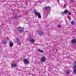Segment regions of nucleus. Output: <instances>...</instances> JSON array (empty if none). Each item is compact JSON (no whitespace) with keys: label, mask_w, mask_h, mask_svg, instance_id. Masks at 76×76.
<instances>
[{"label":"nucleus","mask_w":76,"mask_h":76,"mask_svg":"<svg viewBox=\"0 0 76 76\" xmlns=\"http://www.w3.org/2000/svg\"><path fill=\"white\" fill-rule=\"evenodd\" d=\"M15 15L14 16V19L15 20H17V19H18V16L17 15Z\"/></svg>","instance_id":"f8f14e48"},{"label":"nucleus","mask_w":76,"mask_h":76,"mask_svg":"<svg viewBox=\"0 0 76 76\" xmlns=\"http://www.w3.org/2000/svg\"><path fill=\"white\" fill-rule=\"evenodd\" d=\"M6 39H8V40H9V38H8L7 37H5V38Z\"/></svg>","instance_id":"4be33fe9"},{"label":"nucleus","mask_w":76,"mask_h":76,"mask_svg":"<svg viewBox=\"0 0 76 76\" xmlns=\"http://www.w3.org/2000/svg\"><path fill=\"white\" fill-rule=\"evenodd\" d=\"M71 43L72 44H74V45H76V39H74L71 40Z\"/></svg>","instance_id":"20e7f679"},{"label":"nucleus","mask_w":76,"mask_h":76,"mask_svg":"<svg viewBox=\"0 0 76 76\" xmlns=\"http://www.w3.org/2000/svg\"><path fill=\"white\" fill-rule=\"evenodd\" d=\"M68 15H72V13L70 12H68Z\"/></svg>","instance_id":"aec40b11"},{"label":"nucleus","mask_w":76,"mask_h":76,"mask_svg":"<svg viewBox=\"0 0 76 76\" xmlns=\"http://www.w3.org/2000/svg\"><path fill=\"white\" fill-rule=\"evenodd\" d=\"M73 72L74 74H76V69H74L73 70Z\"/></svg>","instance_id":"a211bd4d"},{"label":"nucleus","mask_w":76,"mask_h":76,"mask_svg":"<svg viewBox=\"0 0 76 76\" xmlns=\"http://www.w3.org/2000/svg\"><path fill=\"white\" fill-rule=\"evenodd\" d=\"M66 7V4H65L64 5V8H65V7Z\"/></svg>","instance_id":"b1692460"},{"label":"nucleus","mask_w":76,"mask_h":76,"mask_svg":"<svg viewBox=\"0 0 76 76\" xmlns=\"http://www.w3.org/2000/svg\"><path fill=\"white\" fill-rule=\"evenodd\" d=\"M64 12H62V15H64Z\"/></svg>","instance_id":"5701e85b"},{"label":"nucleus","mask_w":76,"mask_h":76,"mask_svg":"<svg viewBox=\"0 0 76 76\" xmlns=\"http://www.w3.org/2000/svg\"><path fill=\"white\" fill-rule=\"evenodd\" d=\"M58 27H59V28H61V26L60 25H58Z\"/></svg>","instance_id":"412c9836"},{"label":"nucleus","mask_w":76,"mask_h":76,"mask_svg":"<svg viewBox=\"0 0 76 76\" xmlns=\"http://www.w3.org/2000/svg\"><path fill=\"white\" fill-rule=\"evenodd\" d=\"M64 12L65 14H67L68 13V12H69V11L67 10H64Z\"/></svg>","instance_id":"2eb2a0df"},{"label":"nucleus","mask_w":76,"mask_h":76,"mask_svg":"<svg viewBox=\"0 0 76 76\" xmlns=\"http://www.w3.org/2000/svg\"><path fill=\"white\" fill-rule=\"evenodd\" d=\"M46 61V58H45V57L44 56H43L40 59V61L42 63H43L45 61Z\"/></svg>","instance_id":"7ed1b4c3"},{"label":"nucleus","mask_w":76,"mask_h":76,"mask_svg":"<svg viewBox=\"0 0 76 76\" xmlns=\"http://www.w3.org/2000/svg\"><path fill=\"white\" fill-rule=\"evenodd\" d=\"M19 41H20V40L19 38H15V41L16 42H19Z\"/></svg>","instance_id":"4468645a"},{"label":"nucleus","mask_w":76,"mask_h":76,"mask_svg":"<svg viewBox=\"0 0 76 76\" xmlns=\"http://www.w3.org/2000/svg\"><path fill=\"white\" fill-rule=\"evenodd\" d=\"M37 51H39V52H40V53H44V51H43V50H41L40 49H38Z\"/></svg>","instance_id":"dca6fc26"},{"label":"nucleus","mask_w":76,"mask_h":76,"mask_svg":"<svg viewBox=\"0 0 76 76\" xmlns=\"http://www.w3.org/2000/svg\"><path fill=\"white\" fill-rule=\"evenodd\" d=\"M74 63L75 64L73 65L72 68H73L74 69H75L76 68V61H75Z\"/></svg>","instance_id":"1a4fd4ad"},{"label":"nucleus","mask_w":76,"mask_h":76,"mask_svg":"<svg viewBox=\"0 0 76 76\" xmlns=\"http://www.w3.org/2000/svg\"><path fill=\"white\" fill-rule=\"evenodd\" d=\"M69 73L70 72H69V70H67L66 72V75H69Z\"/></svg>","instance_id":"f3484780"},{"label":"nucleus","mask_w":76,"mask_h":76,"mask_svg":"<svg viewBox=\"0 0 76 76\" xmlns=\"http://www.w3.org/2000/svg\"><path fill=\"white\" fill-rule=\"evenodd\" d=\"M29 41L30 42H32V43H34L35 42V40L32 37H30L29 39Z\"/></svg>","instance_id":"39448f33"},{"label":"nucleus","mask_w":76,"mask_h":76,"mask_svg":"<svg viewBox=\"0 0 76 76\" xmlns=\"http://www.w3.org/2000/svg\"><path fill=\"white\" fill-rule=\"evenodd\" d=\"M71 23L72 24V25H73L75 24V22H74V21H73V20H72L71 22Z\"/></svg>","instance_id":"6ab92c4d"},{"label":"nucleus","mask_w":76,"mask_h":76,"mask_svg":"<svg viewBox=\"0 0 76 76\" xmlns=\"http://www.w3.org/2000/svg\"><path fill=\"white\" fill-rule=\"evenodd\" d=\"M45 9L46 11H50V7L49 6L45 7Z\"/></svg>","instance_id":"0eeeda50"},{"label":"nucleus","mask_w":76,"mask_h":76,"mask_svg":"<svg viewBox=\"0 0 76 76\" xmlns=\"http://www.w3.org/2000/svg\"><path fill=\"white\" fill-rule=\"evenodd\" d=\"M20 17H21V15H20L18 16V18H20Z\"/></svg>","instance_id":"393cba45"},{"label":"nucleus","mask_w":76,"mask_h":76,"mask_svg":"<svg viewBox=\"0 0 76 76\" xmlns=\"http://www.w3.org/2000/svg\"><path fill=\"white\" fill-rule=\"evenodd\" d=\"M57 1L58 2H59V0H57Z\"/></svg>","instance_id":"a878e982"},{"label":"nucleus","mask_w":76,"mask_h":76,"mask_svg":"<svg viewBox=\"0 0 76 76\" xmlns=\"http://www.w3.org/2000/svg\"><path fill=\"white\" fill-rule=\"evenodd\" d=\"M11 66L12 67H16L17 66V64H13L11 65Z\"/></svg>","instance_id":"6e6552de"},{"label":"nucleus","mask_w":76,"mask_h":76,"mask_svg":"<svg viewBox=\"0 0 76 76\" xmlns=\"http://www.w3.org/2000/svg\"><path fill=\"white\" fill-rule=\"evenodd\" d=\"M38 32H39L38 34L39 35L41 36V35H43V33H42V32L39 31H38Z\"/></svg>","instance_id":"9b49d317"},{"label":"nucleus","mask_w":76,"mask_h":76,"mask_svg":"<svg viewBox=\"0 0 76 76\" xmlns=\"http://www.w3.org/2000/svg\"><path fill=\"white\" fill-rule=\"evenodd\" d=\"M10 46V47H12L13 46V43L12 42H10L9 44Z\"/></svg>","instance_id":"ddd939ff"},{"label":"nucleus","mask_w":76,"mask_h":76,"mask_svg":"<svg viewBox=\"0 0 76 76\" xmlns=\"http://www.w3.org/2000/svg\"><path fill=\"white\" fill-rule=\"evenodd\" d=\"M37 10H34V12L36 16H38V17L39 19L41 18V15H40V13L37 12Z\"/></svg>","instance_id":"f257e3e1"},{"label":"nucleus","mask_w":76,"mask_h":76,"mask_svg":"<svg viewBox=\"0 0 76 76\" xmlns=\"http://www.w3.org/2000/svg\"><path fill=\"white\" fill-rule=\"evenodd\" d=\"M18 29L21 33H22L23 32V28H22V27L21 28L20 26H19L18 28Z\"/></svg>","instance_id":"f03ea898"},{"label":"nucleus","mask_w":76,"mask_h":76,"mask_svg":"<svg viewBox=\"0 0 76 76\" xmlns=\"http://www.w3.org/2000/svg\"><path fill=\"white\" fill-rule=\"evenodd\" d=\"M23 63L25 64H28L29 62V61L27 60V59L25 58L23 60Z\"/></svg>","instance_id":"423d86ee"},{"label":"nucleus","mask_w":76,"mask_h":76,"mask_svg":"<svg viewBox=\"0 0 76 76\" xmlns=\"http://www.w3.org/2000/svg\"><path fill=\"white\" fill-rule=\"evenodd\" d=\"M69 22H70V21H69Z\"/></svg>","instance_id":"bb28decb"},{"label":"nucleus","mask_w":76,"mask_h":76,"mask_svg":"<svg viewBox=\"0 0 76 76\" xmlns=\"http://www.w3.org/2000/svg\"><path fill=\"white\" fill-rule=\"evenodd\" d=\"M6 42H7L5 40H4L2 42V44H3V45H5V44H6Z\"/></svg>","instance_id":"9d476101"}]
</instances>
